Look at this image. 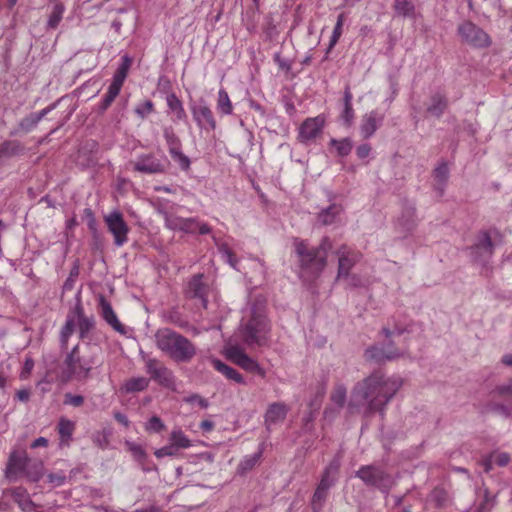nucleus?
<instances>
[{
  "label": "nucleus",
  "instance_id": "obj_52",
  "mask_svg": "<svg viewBox=\"0 0 512 512\" xmlns=\"http://www.w3.org/2000/svg\"><path fill=\"white\" fill-rule=\"evenodd\" d=\"M347 390L344 385H336L331 393V401L339 408H342L346 402Z\"/></svg>",
  "mask_w": 512,
  "mask_h": 512
},
{
  "label": "nucleus",
  "instance_id": "obj_48",
  "mask_svg": "<svg viewBox=\"0 0 512 512\" xmlns=\"http://www.w3.org/2000/svg\"><path fill=\"white\" fill-rule=\"evenodd\" d=\"M125 446L127 450L132 454L133 458L138 462H144L146 459V452L145 449L141 444H138L136 442L126 440Z\"/></svg>",
  "mask_w": 512,
  "mask_h": 512
},
{
  "label": "nucleus",
  "instance_id": "obj_1",
  "mask_svg": "<svg viewBox=\"0 0 512 512\" xmlns=\"http://www.w3.org/2000/svg\"><path fill=\"white\" fill-rule=\"evenodd\" d=\"M332 248L331 240L324 237L317 247H310L303 239L294 240V251L301 270L300 276L317 277L327 265L328 251Z\"/></svg>",
  "mask_w": 512,
  "mask_h": 512
},
{
  "label": "nucleus",
  "instance_id": "obj_42",
  "mask_svg": "<svg viewBox=\"0 0 512 512\" xmlns=\"http://www.w3.org/2000/svg\"><path fill=\"white\" fill-rule=\"evenodd\" d=\"M22 151L23 146L19 141H5L0 145V158L15 156Z\"/></svg>",
  "mask_w": 512,
  "mask_h": 512
},
{
  "label": "nucleus",
  "instance_id": "obj_17",
  "mask_svg": "<svg viewBox=\"0 0 512 512\" xmlns=\"http://www.w3.org/2000/svg\"><path fill=\"white\" fill-rule=\"evenodd\" d=\"M356 477H359L365 484L369 486L381 489L384 479V471L379 466H363L356 472Z\"/></svg>",
  "mask_w": 512,
  "mask_h": 512
},
{
  "label": "nucleus",
  "instance_id": "obj_25",
  "mask_svg": "<svg viewBox=\"0 0 512 512\" xmlns=\"http://www.w3.org/2000/svg\"><path fill=\"white\" fill-rule=\"evenodd\" d=\"M343 208L339 204H331L329 207L322 209L317 216V221L323 226L336 224L340 221Z\"/></svg>",
  "mask_w": 512,
  "mask_h": 512
},
{
  "label": "nucleus",
  "instance_id": "obj_27",
  "mask_svg": "<svg viewBox=\"0 0 512 512\" xmlns=\"http://www.w3.org/2000/svg\"><path fill=\"white\" fill-rule=\"evenodd\" d=\"M75 430V423L67 418H60L58 425H57V431L59 434L60 442L59 446L67 447L70 445V442L72 440V435Z\"/></svg>",
  "mask_w": 512,
  "mask_h": 512
},
{
  "label": "nucleus",
  "instance_id": "obj_58",
  "mask_svg": "<svg viewBox=\"0 0 512 512\" xmlns=\"http://www.w3.org/2000/svg\"><path fill=\"white\" fill-rule=\"evenodd\" d=\"M110 432L107 430L98 431L93 435V443L101 449H106L109 445Z\"/></svg>",
  "mask_w": 512,
  "mask_h": 512
},
{
  "label": "nucleus",
  "instance_id": "obj_61",
  "mask_svg": "<svg viewBox=\"0 0 512 512\" xmlns=\"http://www.w3.org/2000/svg\"><path fill=\"white\" fill-rule=\"evenodd\" d=\"M152 110H153V103H152V101L146 100L143 103L139 104L135 108V113L139 117L145 118L146 116H148L152 112Z\"/></svg>",
  "mask_w": 512,
  "mask_h": 512
},
{
  "label": "nucleus",
  "instance_id": "obj_36",
  "mask_svg": "<svg viewBox=\"0 0 512 512\" xmlns=\"http://www.w3.org/2000/svg\"><path fill=\"white\" fill-rule=\"evenodd\" d=\"M393 7L398 16L416 18L415 6L409 0H395Z\"/></svg>",
  "mask_w": 512,
  "mask_h": 512
},
{
  "label": "nucleus",
  "instance_id": "obj_49",
  "mask_svg": "<svg viewBox=\"0 0 512 512\" xmlns=\"http://www.w3.org/2000/svg\"><path fill=\"white\" fill-rule=\"evenodd\" d=\"M163 136L167 143L169 153L181 148V141L172 128H165Z\"/></svg>",
  "mask_w": 512,
  "mask_h": 512
},
{
  "label": "nucleus",
  "instance_id": "obj_37",
  "mask_svg": "<svg viewBox=\"0 0 512 512\" xmlns=\"http://www.w3.org/2000/svg\"><path fill=\"white\" fill-rule=\"evenodd\" d=\"M377 125H376V117L374 113L366 114L360 125V133L363 138H369L374 134L376 131Z\"/></svg>",
  "mask_w": 512,
  "mask_h": 512
},
{
  "label": "nucleus",
  "instance_id": "obj_30",
  "mask_svg": "<svg viewBox=\"0 0 512 512\" xmlns=\"http://www.w3.org/2000/svg\"><path fill=\"white\" fill-rule=\"evenodd\" d=\"M75 330V316L72 315L71 311L66 317L65 324L61 328L59 342L62 350L67 349L68 341Z\"/></svg>",
  "mask_w": 512,
  "mask_h": 512
},
{
  "label": "nucleus",
  "instance_id": "obj_14",
  "mask_svg": "<svg viewBox=\"0 0 512 512\" xmlns=\"http://www.w3.org/2000/svg\"><path fill=\"white\" fill-rule=\"evenodd\" d=\"M190 110L196 125L206 132L216 129V120L206 100L203 98L190 104Z\"/></svg>",
  "mask_w": 512,
  "mask_h": 512
},
{
  "label": "nucleus",
  "instance_id": "obj_34",
  "mask_svg": "<svg viewBox=\"0 0 512 512\" xmlns=\"http://www.w3.org/2000/svg\"><path fill=\"white\" fill-rule=\"evenodd\" d=\"M352 93L349 88H347L344 92V108L341 113V120L344 125L350 127L353 123L354 119V110L352 107Z\"/></svg>",
  "mask_w": 512,
  "mask_h": 512
},
{
  "label": "nucleus",
  "instance_id": "obj_10",
  "mask_svg": "<svg viewBox=\"0 0 512 512\" xmlns=\"http://www.w3.org/2000/svg\"><path fill=\"white\" fill-rule=\"evenodd\" d=\"M134 171L142 174H163L167 170V160L158 158L153 153H141L131 161Z\"/></svg>",
  "mask_w": 512,
  "mask_h": 512
},
{
  "label": "nucleus",
  "instance_id": "obj_40",
  "mask_svg": "<svg viewBox=\"0 0 512 512\" xmlns=\"http://www.w3.org/2000/svg\"><path fill=\"white\" fill-rule=\"evenodd\" d=\"M149 385V380L145 377H135L127 380L123 385L126 393H134L145 390Z\"/></svg>",
  "mask_w": 512,
  "mask_h": 512
},
{
  "label": "nucleus",
  "instance_id": "obj_2",
  "mask_svg": "<svg viewBox=\"0 0 512 512\" xmlns=\"http://www.w3.org/2000/svg\"><path fill=\"white\" fill-rule=\"evenodd\" d=\"M246 312L248 320L241 329L244 342L248 345L265 344L270 332V323L266 316V299L257 296Z\"/></svg>",
  "mask_w": 512,
  "mask_h": 512
},
{
  "label": "nucleus",
  "instance_id": "obj_45",
  "mask_svg": "<svg viewBox=\"0 0 512 512\" xmlns=\"http://www.w3.org/2000/svg\"><path fill=\"white\" fill-rule=\"evenodd\" d=\"M121 88L110 83L108 86L107 92L103 96V99L100 103V111L103 112L108 109V107L112 104L115 98L120 93Z\"/></svg>",
  "mask_w": 512,
  "mask_h": 512
},
{
  "label": "nucleus",
  "instance_id": "obj_51",
  "mask_svg": "<svg viewBox=\"0 0 512 512\" xmlns=\"http://www.w3.org/2000/svg\"><path fill=\"white\" fill-rule=\"evenodd\" d=\"M367 361L380 363L384 359V348L382 345H373L365 351Z\"/></svg>",
  "mask_w": 512,
  "mask_h": 512
},
{
  "label": "nucleus",
  "instance_id": "obj_22",
  "mask_svg": "<svg viewBox=\"0 0 512 512\" xmlns=\"http://www.w3.org/2000/svg\"><path fill=\"white\" fill-rule=\"evenodd\" d=\"M340 466V457H334L332 461L324 469V472L318 485L327 489H330L332 486H334L338 479Z\"/></svg>",
  "mask_w": 512,
  "mask_h": 512
},
{
  "label": "nucleus",
  "instance_id": "obj_11",
  "mask_svg": "<svg viewBox=\"0 0 512 512\" xmlns=\"http://www.w3.org/2000/svg\"><path fill=\"white\" fill-rule=\"evenodd\" d=\"M338 274L337 279L343 280L347 285L357 286L358 280L355 276H350L349 272L358 260V254L349 247L343 245L338 251Z\"/></svg>",
  "mask_w": 512,
  "mask_h": 512
},
{
  "label": "nucleus",
  "instance_id": "obj_64",
  "mask_svg": "<svg viewBox=\"0 0 512 512\" xmlns=\"http://www.w3.org/2000/svg\"><path fill=\"white\" fill-rule=\"evenodd\" d=\"M47 479H48V482L53 487H60V486L65 484V482H66V475L63 472L50 473L47 476Z\"/></svg>",
  "mask_w": 512,
  "mask_h": 512
},
{
  "label": "nucleus",
  "instance_id": "obj_15",
  "mask_svg": "<svg viewBox=\"0 0 512 512\" xmlns=\"http://www.w3.org/2000/svg\"><path fill=\"white\" fill-rule=\"evenodd\" d=\"M226 356L236 365L241 367L247 372L256 373L261 377H265V370L258 364L256 360L249 357L241 348L238 346H229L226 348Z\"/></svg>",
  "mask_w": 512,
  "mask_h": 512
},
{
  "label": "nucleus",
  "instance_id": "obj_24",
  "mask_svg": "<svg viewBox=\"0 0 512 512\" xmlns=\"http://www.w3.org/2000/svg\"><path fill=\"white\" fill-rule=\"evenodd\" d=\"M448 108V98L442 92H435L430 96V104L426 112L436 118H440Z\"/></svg>",
  "mask_w": 512,
  "mask_h": 512
},
{
  "label": "nucleus",
  "instance_id": "obj_6",
  "mask_svg": "<svg viewBox=\"0 0 512 512\" xmlns=\"http://www.w3.org/2000/svg\"><path fill=\"white\" fill-rule=\"evenodd\" d=\"M96 362L95 356H81L79 345H75L64 359V373L68 379L86 380Z\"/></svg>",
  "mask_w": 512,
  "mask_h": 512
},
{
  "label": "nucleus",
  "instance_id": "obj_33",
  "mask_svg": "<svg viewBox=\"0 0 512 512\" xmlns=\"http://www.w3.org/2000/svg\"><path fill=\"white\" fill-rule=\"evenodd\" d=\"M44 474V464L42 461H33L29 458L24 472V476L32 481L38 482Z\"/></svg>",
  "mask_w": 512,
  "mask_h": 512
},
{
  "label": "nucleus",
  "instance_id": "obj_55",
  "mask_svg": "<svg viewBox=\"0 0 512 512\" xmlns=\"http://www.w3.org/2000/svg\"><path fill=\"white\" fill-rule=\"evenodd\" d=\"M170 156L172 159L178 164V166L183 170L187 171L190 168L191 161L188 156H186L181 148L175 151L170 152Z\"/></svg>",
  "mask_w": 512,
  "mask_h": 512
},
{
  "label": "nucleus",
  "instance_id": "obj_13",
  "mask_svg": "<svg viewBox=\"0 0 512 512\" xmlns=\"http://www.w3.org/2000/svg\"><path fill=\"white\" fill-rule=\"evenodd\" d=\"M145 366L151 379L156 381L159 385L171 390L176 389V377L173 371L159 360L150 358L146 361Z\"/></svg>",
  "mask_w": 512,
  "mask_h": 512
},
{
  "label": "nucleus",
  "instance_id": "obj_4",
  "mask_svg": "<svg viewBox=\"0 0 512 512\" xmlns=\"http://www.w3.org/2000/svg\"><path fill=\"white\" fill-rule=\"evenodd\" d=\"M384 393V374L382 371L373 372L362 383H358L352 392L349 407L351 409L368 405L371 410L382 411L381 397Z\"/></svg>",
  "mask_w": 512,
  "mask_h": 512
},
{
  "label": "nucleus",
  "instance_id": "obj_5",
  "mask_svg": "<svg viewBox=\"0 0 512 512\" xmlns=\"http://www.w3.org/2000/svg\"><path fill=\"white\" fill-rule=\"evenodd\" d=\"M491 233L502 237L501 232L495 227L490 230H480L476 235L475 243L467 248L474 263L486 266L492 259L496 243L493 241Z\"/></svg>",
  "mask_w": 512,
  "mask_h": 512
},
{
  "label": "nucleus",
  "instance_id": "obj_8",
  "mask_svg": "<svg viewBox=\"0 0 512 512\" xmlns=\"http://www.w3.org/2000/svg\"><path fill=\"white\" fill-rule=\"evenodd\" d=\"M457 35L462 43L476 49L488 48L492 39L481 27L470 20H465L457 27Z\"/></svg>",
  "mask_w": 512,
  "mask_h": 512
},
{
  "label": "nucleus",
  "instance_id": "obj_54",
  "mask_svg": "<svg viewBox=\"0 0 512 512\" xmlns=\"http://www.w3.org/2000/svg\"><path fill=\"white\" fill-rule=\"evenodd\" d=\"M496 503L495 496H491L488 489L484 490L483 500L480 502L475 512H490Z\"/></svg>",
  "mask_w": 512,
  "mask_h": 512
},
{
  "label": "nucleus",
  "instance_id": "obj_12",
  "mask_svg": "<svg viewBox=\"0 0 512 512\" xmlns=\"http://www.w3.org/2000/svg\"><path fill=\"white\" fill-rule=\"evenodd\" d=\"M104 222L108 231L114 237V244L117 247L123 246L128 241L129 227L119 210H113L104 216Z\"/></svg>",
  "mask_w": 512,
  "mask_h": 512
},
{
  "label": "nucleus",
  "instance_id": "obj_35",
  "mask_svg": "<svg viewBox=\"0 0 512 512\" xmlns=\"http://www.w3.org/2000/svg\"><path fill=\"white\" fill-rule=\"evenodd\" d=\"M121 60H122V62L118 66L115 74L113 75L112 82H111L112 84H114L120 88H122V85L127 76L128 70L131 66V59L127 55L123 56Z\"/></svg>",
  "mask_w": 512,
  "mask_h": 512
},
{
  "label": "nucleus",
  "instance_id": "obj_60",
  "mask_svg": "<svg viewBox=\"0 0 512 512\" xmlns=\"http://www.w3.org/2000/svg\"><path fill=\"white\" fill-rule=\"evenodd\" d=\"M63 403L65 405H69V406L77 408V407H80V406L83 405L84 397L81 396V395H75V394H72V393H66L64 395Z\"/></svg>",
  "mask_w": 512,
  "mask_h": 512
},
{
  "label": "nucleus",
  "instance_id": "obj_46",
  "mask_svg": "<svg viewBox=\"0 0 512 512\" xmlns=\"http://www.w3.org/2000/svg\"><path fill=\"white\" fill-rule=\"evenodd\" d=\"M344 20H345V16L343 13H341L337 17V21H336L335 27L333 29V32H332V35H331V38L329 41V45L327 48V53H329L333 49V47L337 44V42L339 41V39L342 35V32H343L342 28H343Z\"/></svg>",
  "mask_w": 512,
  "mask_h": 512
},
{
  "label": "nucleus",
  "instance_id": "obj_20",
  "mask_svg": "<svg viewBox=\"0 0 512 512\" xmlns=\"http://www.w3.org/2000/svg\"><path fill=\"white\" fill-rule=\"evenodd\" d=\"M72 315L75 316V322L77 321L79 329V337L84 339L88 333L93 329L95 325V319L93 316H86L84 309L80 301H78L71 311Z\"/></svg>",
  "mask_w": 512,
  "mask_h": 512
},
{
  "label": "nucleus",
  "instance_id": "obj_44",
  "mask_svg": "<svg viewBox=\"0 0 512 512\" xmlns=\"http://www.w3.org/2000/svg\"><path fill=\"white\" fill-rule=\"evenodd\" d=\"M64 12L65 6L62 3L54 4L47 22L48 27L51 29H55L56 27H58L59 23L63 18Z\"/></svg>",
  "mask_w": 512,
  "mask_h": 512
},
{
  "label": "nucleus",
  "instance_id": "obj_50",
  "mask_svg": "<svg viewBox=\"0 0 512 512\" xmlns=\"http://www.w3.org/2000/svg\"><path fill=\"white\" fill-rule=\"evenodd\" d=\"M218 246V250L222 256V258L224 259L225 262H227L232 268L238 270L237 268V258L236 256L234 255V253L232 252V250L228 247V245L226 243H220V244H217Z\"/></svg>",
  "mask_w": 512,
  "mask_h": 512
},
{
  "label": "nucleus",
  "instance_id": "obj_53",
  "mask_svg": "<svg viewBox=\"0 0 512 512\" xmlns=\"http://www.w3.org/2000/svg\"><path fill=\"white\" fill-rule=\"evenodd\" d=\"M486 409L493 413L500 414L505 418H509L512 416V410L507 405L499 402L489 401L486 404Z\"/></svg>",
  "mask_w": 512,
  "mask_h": 512
},
{
  "label": "nucleus",
  "instance_id": "obj_29",
  "mask_svg": "<svg viewBox=\"0 0 512 512\" xmlns=\"http://www.w3.org/2000/svg\"><path fill=\"white\" fill-rule=\"evenodd\" d=\"M212 364L214 368L223 374L227 379L232 380L238 384H245L244 377L236 369L226 365L219 359H213Z\"/></svg>",
  "mask_w": 512,
  "mask_h": 512
},
{
  "label": "nucleus",
  "instance_id": "obj_23",
  "mask_svg": "<svg viewBox=\"0 0 512 512\" xmlns=\"http://www.w3.org/2000/svg\"><path fill=\"white\" fill-rule=\"evenodd\" d=\"M288 407L284 403L275 402L272 403L265 414V424L268 430L271 429L272 425H275L283 421L287 415Z\"/></svg>",
  "mask_w": 512,
  "mask_h": 512
},
{
  "label": "nucleus",
  "instance_id": "obj_26",
  "mask_svg": "<svg viewBox=\"0 0 512 512\" xmlns=\"http://www.w3.org/2000/svg\"><path fill=\"white\" fill-rule=\"evenodd\" d=\"M13 500L23 512H33L36 504L31 500L29 493L23 487H15L8 491Z\"/></svg>",
  "mask_w": 512,
  "mask_h": 512
},
{
  "label": "nucleus",
  "instance_id": "obj_56",
  "mask_svg": "<svg viewBox=\"0 0 512 512\" xmlns=\"http://www.w3.org/2000/svg\"><path fill=\"white\" fill-rule=\"evenodd\" d=\"M165 429V424L158 416H152L145 424V430L149 433H159Z\"/></svg>",
  "mask_w": 512,
  "mask_h": 512
},
{
  "label": "nucleus",
  "instance_id": "obj_39",
  "mask_svg": "<svg viewBox=\"0 0 512 512\" xmlns=\"http://www.w3.org/2000/svg\"><path fill=\"white\" fill-rule=\"evenodd\" d=\"M217 110L222 115H230L233 112V106L228 93L224 88L218 91Z\"/></svg>",
  "mask_w": 512,
  "mask_h": 512
},
{
  "label": "nucleus",
  "instance_id": "obj_47",
  "mask_svg": "<svg viewBox=\"0 0 512 512\" xmlns=\"http://www.w3.org/2000/svg\"><path fill=\"white\" fill-rule=\"evenodd\" d=\"M330 144L336 148L337 154L341 157L347 156L352 148L353 143L350 138H344L341 140L331 139Z\"/></svg>",
  "mask_w": 512,
  "mask_h": 512
},
{
  "label": "nucleus",
  "instance_id": "obj_9",
  "mask_svg": "<svg viewBox=\"0 0 512 512\" xmlns=\"http://www.w3.org/2000/svg\"><path fill=\"white\" fill-rule=\"evenodd\" d=\"M165 226L173 231H182L188 234L199 233L206 235L211 232V228L204 222L199 221L197 218H183L174 215H165Z\"/></svg>",
  "mask_w": 512,
  "mask_h": 512
},
{
  "label": "nucleus",
  "instance_id": "obj_57",
  "mask_svg": "<svg viewBox=\"0 0 512 512\" xmlns=\"http://www.w3.org/2000/svg\"><path fill=\"white\" fill-rule=\"evenodd\" d=\"M491 396L497 397H509L512 395V380H509L508 384L497 385L493 388L490 393Z\"/></svg>",
  "mask_w": 512,
  "mask_h": 512
},
{
  "label": "nucleus",
  "instance_id": "obj_19",
  "mask_svg": "<svg viewBox=\"0 0 512 512\" xmlns=\"http://www.w3.org/2000/svg\"><path fill=\"white\" fill-rule=\"evenodd\" d=\"M208 286L203 282V275L197 274L188 283L187 295L200 301L203 308L207 307Z\"/></svg>",
  "mask_w": 512,
  "mask_h": 512
},
{
  "label": "nucleus",
  "instance_id": "obj_18",
  "mask_svg": "<svg viewBox=\"0 0 512 512\" xmlns=\"http://www.w3.org/2000/svg\"><path fill=\"white\" fill-rule=\"evenodd\" d=\"M28 460L26 453L12 452L6 467V477L14 480L18 475H24Z\"/></svg>",
  "mask_w": 512,
  "mask_h": 512
},
{
  "label": "nucleus",
  "instance_id": "obj_31",
  "mask_svg": "<svg viewBox=\"0 0 512 512\" xmlns=\"http://www.w3.org/2000/svg\"><path fill=\"white\" fill-rule=\"evenodd\" d=\"M433 177L436 181L438 190L442 195L444 192V187L447 185L449 179V168L446 161H441L433 170Z\"/></svg>",
  "mask_w": 512,
  "mask_h": 512
},
{
  "label": "nucleus",
  "instance_id": "obj_32",
  "mask_svg": "<svg viewBox=\"0 0 512 512\" xmlns=\"http://www.w3.org/2000/svg\"><path fill=\"white\" fill-rule=\"evenodd\" d=\"M429 497L436 509H444L450 504L449 493L441 486H436Z\"/></svg>",
  "mask_w": 512,
  "mask_h": 512
},
{
  "label": "nucleus",
  "instance_id": "obj_21",
  "mask_svg": "<svg viewBox=\"0 0 512 512\" xmlns=\"http://www.w3.org/2000/svg\"><path fill=\"white\" fill-rule=\"evenodd\" d=\"M101 316L105 322L120 334H126L125 326L119 321L111 304L103 297L100 299Z\"/></svg>",
  "mask_w": 512,
  "mask_h": 512
},
{
  "label": "nucleus",
  "instance_id": "obj_38",
  "mask_svg": "<svg viewBox=\"0 0 512 512\" xmlns=\"http://www.w3.org/2000/svg\"><path fill=\"white\" fill-rule=\"evenodd\" d=\"M404 379L398 375L386 378V405L402 387Z\"/></svg>",
  "mask_w": 512,
  "mask_h": 512
},
{
  "label": "nucleus",
  "instance_id": "obj_43",
  "mask_svg": "<svg viewBox=\"0 0 512 512\" xmlns=\"http://www.w3.org/2000/svg\"><path fill=\"white\" fill-rule=\"evenodd\" d=\"M170 442L179 450L191 446L190 439L180 429H175L170 434Z\"/></svg>",
  "mask_w": 512,
  "mask_h": 512
},
{
  "label": "nucleus",
  "instance_id": "obj_3",
  "mask_svg": "<svg viewBox=\"0 0 512 512\" xmlns=\"http://www.w3.org/2000/svg\"><path fill=\"white\" fill-rule=\"evenodd\" d=\"M155 343L160 351L178 363H189L197 353L196 346L187 337L170 328L157 330Z\"/></svg>",
  "mask_w": 512,
  "mask_h": 512
},
{
  "label": "nucleus",
  "instance_id": "obj_28",
  "mask_svg": "<svg viewBox=\"0 0 512 512\" xmlns=\"http://www.w3.org/2000/svg\"><path fill=\"white\" fill-rule=\"evenodd\" d=\"M166 103L169 110L173 113V121H186L187 114L181 100L174 94H169L166 97Z\"/></svg>",
  "mask_w": 512,
  "mask_h": 512
},
{
  "label": "nucleus",
  "instance_id": "obj_16",
  "mask_svg": "<svg viewBox=\"0 0 512 512\" xmlns=\"http://www.w3.org/2000/svg\"><path fill=\"white\" fill-rule=\"evenodd\" d=\"M324 126V115L306 118L299 127L298 140L304 144L310 143L321 135Z\"/></svg>",
  "mask_w": 512,
  "mask_h": 512
},
{
  "label": "nucleus",
  "instance_id": "obj_7",
  "mask_svg": "<svg viewBox=\"0 0 512 512\" xmlns=\"http://www.w3.org/2000/svg\"><path fill=\"white\" fill-rule=\"evenodd\" d=\"M400 213L393 221L395 230L401 238H407L418 226L416 203L407 197H399Z\"/></svg>",
  "mask_w": 512,
  "mask_h": 512
},
{
  "label": "nucleus",
  "instance_id": "obj_59",
  "mask_svg": "<svg viewBox=\"0 0 512 512\" xmlns=\"http://www.w3.org/2000/svg\"><path fill=\"white\" fill-rule=\"evenodd\" d=\"M184 402L192 405H198L203 409H206L209 406V402L207 399L203 398L199 394H191L189 396L184 397Z\"/></svg>",
  "mask_w": 512,
  "mask_h": 512
},
{
  "label": "nucleus",
  "instance_id": "obj_63",
  "mask_svg": "<svg viewBox=\"0 0 512 512\" xmlns=\"http://www.w3.org/2000/svg\"><path fill=\"white\" fill-rule=\"evenodd\" d=\"M178 453V449L170 442L169 445L157 449L154 454L157 458H163L166 456H175Z\"/></svg>",
  "mask_w": 512,
  "mask_h": 512
},
{
  "label": "nucleus",
  "instance_id": "obj_41",
  "mask_svg": "<svg viewBox=\"0 0 512 512\" xmlns=\"http://www.w3.org/2000/svg\"><path fill=\"white\" fill-rule=\"evenodd\" d=\"M329 489L317 486L311 500L313 512H321L327 499Z\"/></svg>",
  "mask_w": 512,
  "mask_h": 512
},
{
  "label": "nucleus",
  "instance_id": "obj_62",
  "mask_svg": "<svg viewBox=\"0 0 512 512\" xmlns=\"http://www.w3.org/2000/svg\"><path fill=\"white\" fill-rule=\"evenodd\" d=\"M38 124V121L36 120L34 114H30L28 115L27 117L23 118L20 123H19V126L22 130L26 131V132H29L31 130H33Z\"/></svg>",
  "mask_w": 512,
  "mask_h": 512
}]
</instances>
